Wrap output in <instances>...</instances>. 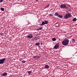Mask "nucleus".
Segmentation results:
<instances>
[{
  "label": "nucleus",
  "mask_w": 77,
  "mask_h": 77,
  "mask_svg": "<svg viewBox=\"0 0 77 77\" xmlns=\"http://www.w3.org/2000/svg\"><path fill=\"white\" fill-rule=\"evenodd\" d=\"M38 0H36V1H38Z\"/></svg>",
  "instance_id": "nucleus-33"
},
{
  "label": "nucleus",
  "mask_w": 77,
  "mask_h": 77,
  "mask_svg": "<svg viewBox=\"0 0 77 77\" xmlns=\"http://www.w3.org/2000/svg\"><path fill=\"white\" fill-rule=\"evenodd\" d=\"M42 24H43V25H44V24H45V23L44 22V21H43L42 22Z\"/></svg>",
  "instance_id": "nucleus-23"
},
{
  "label": "nucleus",
  "mask_w": 77,
  "mask_h": 77,
  "mask_svg": "<svg viewBox=\"0 0 77 77\" xmlns=\"http://www.w3.org/2000/svg\"><path fill=\"white\" fill-rule=\"evenodd\" d=\"M72 21H77V19L75 18H74Z\"/></svg>",
  "instance_id": "nucleus-13"
},
{
  "label": "nucleus",
  "mask_w": 77,
  "mask_h": 77,
  "mask_svg": "<svg viewBox=\"0 0 77 77\" xmlns=\"http://www.w3.org/2000/svg\"><path fill=\"white\" fill-rule=\"evenodd\" d=\"M72 41H73L72 42H73V43H75V40L74 39H72Z\"/></svg>",
  "instance_id": "nucleus-21"
},
{
  "label": "nucleus",
  "mask_w": 77,
  "mask_h": 77,
  "mask_svg": "<svg viewBox=\"0 0 77 77\" xmlns=\"http://www.w3.org/2000/svg\"><path fill=\"white\" fill-rule=\"evenodd\" d=\"M39 37L38 36H36L34 38V39H39Z\"/></svg>",
  "instance_id": "nucleus-10"
},
{
  "label": "nucleus",
  "mask_w": 77,
  "mask_h": 77,
  "mask_svg": "<svg viewBox=\"0 0 77 77\" xmlns=\"http://www.w3.org/2000/svg\"><path fill=\"white\" fill-rule=\"evenodd\" d=\"M67 12L64 16V18H65L66 20L68 19V18H69V17H71V14L69 13L68 11H67Z\"/></svg>",
  "instance_id": "nucleus-2"
},
{
  "label": "nucleus",
  "mask_w": 77,
  "mask_h": 77,
  "mask_svg": "<svg viewBox=\"0 0 77 77\" xmlns=\"http://www.w3.org/2000/svg\"><path fill=\"white\" fill-rule=\"evenodd\" d=\"M49 16H53V14H48Z\"/></svg>",
  "instance_id": "nucleus-25"
},
{
  "label": "nucleus",
  "mask_w": 77,
  "mask_h": 77,
  "mask_svg": "<svg viewBox=\"0 0 77 77\" xmlns=\"http://www.w3.org/2000/svg\"><path fill=\"white\" fill-rule=\"evenodd\" d=\"M60 6V8L62 9H68V8L66 6V5L65 4H61Z\"/></svg>",
  "instance_id": "nucleus-4"
},
{
  "label": "nucleus",
  "mask_w": 77,
  "mask_h": 77,
  "mask_svg": "<svg viewBox=\"0 0 77 77\" xmlns=\"http://www.w3.org/2000/svg\"><path fill=\"white\" fill-rule=\"evenodd\" d=\"M50 4H48V5L45 7V9H46V8H49V7H50Z\"/></svg>",
  "instance_id": "nucleus-9"
},
{
  "label": "nucleus",
  "mask_w": 77,
  "mask_h": 77,
  "mask_svg": "<svg viewBox=\"0 0 77 77\" xmlns=\"http://www.w3.org/2000/svg\"><path fill=\"white\" fill-rule=\"evenodd\" d=\"M22 63H26V61H22Z\"/></svg>",
  "instance_id": "nucleus-22"
},
{
  "label": "nucleus",
  "mask_w": 77,
  "mask_h": 77,
  "mask_svg": "<svg viewBox=\"0 0 77 77\" xmlns=\"http://www.w3.org/2000/svg\"><path fill=\"white\" fill-rule=\"evenodd\" d=\"M32 41H35V39H32Z\"/></svg>",
  "instance_id": "nucleus-30"
},
{
  "label": "nucleus",
  "mask_w": 77,
  "mask_h": 77,
  "mask_svg": "<svg viewBox=\"0 0 77 77\" xmlns=\"http://www.w3.org/2000/svg\"><path fill=\"white\" fill-rule=\"evenodd\" d=\"M67 12L64 16V18H65L66 20L68 19V18H69V17H71V14L69 13L68 11H67Z\"/></svg>",
  "instance_id": "nucleus-3"
},
{
  "label": "nucleus",
  "mask_w": 77,
  "mask_h": 77,
  "mask_svg": "<svg viewBox=\"0 0 77 77\" xmlns=\"http://www.w3.org/2000/svg\"><path fill=\"white\" fill-rule=\"evenodd\" d=\"M41 45H42V43H41Z\"/></svg>",
  "instance_id": "nucleus-32"
},
{
  "label": "nucleus",
  "mask_w": 77,
  "mask_h": 77,
  "mask_svg": "<svg viewBox=\"0 0 77 77\" xmlns=\"http://www.w3.org/2000/svg\"><path fill=\"white\" fill-rule=\"evenodd\" d=\"M40 57H41L40 56H39L37 57V59H39V58H40Z\"/></svg>",
  "instance_id": "nucleus-27"
},
{
  "label": "nucleus",
  "mask_w": 77,
  "mask_h": 77,
  "mask_svg": "<svg viewBox=\"0 0 77 77\" xmlns=\"http://www.w3.org/2000/svg\"><path fill=\"white\" fill-rule=\"evenodd\" d=\"M39 44H40V43L39 42H37L35 43V45H39Z\"/></svg>",
  "instance_id": "nucleus-19"
},
{
  "label": "nucleus",
  "mask_w": 77,
  "mask_h": 77,
  "mask_svg": "<svg viewBox=\"0 0 77 77\" xmlns=\"http://www.w3.org/2000/svg\"><path fill=\"white\" fill-rule=\"evenodd\" d=\"M37 40H38V39H34V41H37Z\"/></svg>",
  "instance_id": "nucleus-29"
},
{
  "label": "nucleus",
  "mask_w": 77,
  "mask_h": 77,
  "mask_svg": "<svg viewBox=\"0 0 77 77\" xmlns=\"http://www.w3.org/2000/svg\"><path fill=\"white\" fill-rule=\"evenodd\" d=\"M28 74H32V71H29L27 72Z\"/></svg>",
  "instance_id": "nucleus-16"
},
{
  "label": "nucleus",
  "mask_w": 77,
  "mask_h": 77,
  "mask_svg": "<svg viewBox=\"0 0 77 77\" xmlns=\"http://www.w3.org/2000/svg\"><path fill=\"white\" fill-rule=\"evenodd\" d=\"M27 37L28 38H29V39H30V38H33V35L32 34H29L27 36Z\"/></svg>",
  "instance_id": "nucleus-7"
},
{
  "label": "nucleus",
  "mask_w": 77,
  "mask_h": 77,
  "mask_svg": "<svg viewBox=\"0 0 77 77\" xmlns=\"http://www.w3.org/2000/svg\"><path fill=\"white\" fill-rule=\"evenodd\" d=\"M59 14L57 13H56L55 14H54V15L55 16H57V17H58L59 15Z\"/></svg>",
  "instance_id": "nucleus-12"
},
{
  "label": "nucleus",
  "mask_w": 77,
  "mask_h": 77,
  "mask_svg": "<svg viewBox=\"0 0 77 77\" xmlns=\"http://www.w3.org/2000/svg\"><path fill=\"white\" fill-rule=\"evenodd\" d=\"M59 47V44H56V45H55L54 48V49H57Z\"/></svg>",
  "instance_id": "nucleus-6"
},
{
  "label": "nucleus",
  "mask_w": 77,
  "mask_h": 77,
  "mask_svg": "<svg viewBox=\"0 0 77 77\" xmlns=\"http://www.w3.org/2000/svg\"><path fill=\"white\" fill-rule=\"evenodd\" d=\"M7 73L5 72L4 74L1 75V76H6V75H7Z\"/></svg>",
  "instance_id": "nucleus-8"
},
{
  "label": "nucleus",
  "mask_w": 77,
  "mask_h": 77,
  "mask_svg": "<svg viewBox=\"0 0 77 77\" xmlns=\"http://www.w3.org/2000/svg\"><path fill=\"white\" fill-rule=\"evenodd\" d=\"M5 60H6V59L5 58L0 60V64H3V63H4L5 62Z\"/></svg>",
  "instance_id": "nucleus-5"
},
{
  "label": "nucleus",
  "mask_w": 77,
  "mask_h": 77,
  "mask_svg": "<svg viewBox=\"0 0 77 77\" xmlns=\"http://www.w3.org/2000/svg\"><path fill=\"white\" fill-rule=\"evenodd\" d=\"M42 28H39V29H38L37 30H42V27H41Z\"/></svg>",
  "instance_id": "nucleus-18"
},
{
  "label": "nucleus",
  "mask_w": 77,
  "mask_h": 77,
  "mask_svg": "<svg viewBox=\"0 0 77 77\" xmlns=\"http://www.w3.org/2000/svg\"><path fill=\"white\" fill-rule=\"evenodd\" d=\"M44 22L45 24H48V21H47L46 20Z\"/></svg>",
  "instance_id": "nucleus-15"
},
{
  "label": "nucleus",
  "mask_w": 77,
  "mask_h": 77,
  "mask_svg": "<svg viewBox=\"0 0 77 77\" xmlns=\"http://www.w3.org/2000/svg\"><path fill=\"white\" fill-rule=\"evenodd\" d=\"M45 68H46L47 69H48V68H49V66L48 65H45Z\"/></svg>",
  "instance_id": "nucleus-11"
},
{
  "label": "nucleus",
  "mask_w": 77,
  "mask_h": 77,
  "mask_svg": "<svg viewBox=\"0 0 77 77\" xmlns=\"http://www.w3.org/2000/svg\"><path fill=\"white\" fill-rule=\"evenodd\" d=\"M52 41H56V39L55 38H52Z\"/></svg>",
  "instance_id": "nucleus-14"
},
{
  "label": "nucleus",
  "mask_w": 77,
  "mask_h": 77,
  "mask_svg": "<svg viewBox=\"0 0 77 77\" xmlns=\"http://www.w3.org/2000/svg\"><path fill=\"white\" fill-rule=\"evenodd\" d=\"M3 0H0V3L3 2Z\"/></svg>",
  "instance_id": "nucleus-28"
},
{
  "label": "nucleus",
  "mask_w": 77,
  "mask_h": 77,
  "mask_svg": "<svg viewBox=\"0 0 77 77\" xmlns=\"http://www.w3.org/2000/svg\"><path fill=\"white\" fill-rule=\"evenodd\" d=\"M36 57H37V56H33V57L34 59H36Z\"/></svg>",
  "instance_id": "nucleus-24"
},
{
  "label": "nucleus",
  "mask_w": 77,
  "mask_h": 77,
  "mask_svg": "<svg viewBox=\"0 0 77 77\" xmlns=\"http://www.w3.org/2000/svg\"><path fill=\"white\" fill-rule=\"evenodd\" d=\"M43 25L42 24H42H41V25H40V26H42Z\"/></svg>",
  "instance_id": "nucleus-31"
},
{
  "label": "nucleus",
  "mask_w": 77,
  "mask_h": 77,
  "mask_svg": "<svg viewBox=\"0 0 77 77\" xmlns=\"http://www.w3.org/2000/svg\"><path fill=\"white\" fill-rule=\"evenodd\" d=\"M58 17H59V18H63V17L62 16V15H59Z\"/></svg>",
  "instance_id": "nucleus-17"
},
{
  "label": "nucleus",
  "mask_w": 77,
  "mask_h": 77,
  "mask_svg": "<svg viewBox=\"0 0 77 77\" xmlns=\"http://www.w3.org/2000/svg\"><path fill=\"white\" fill-rule=\"evenodd\" d=\"M69 38L68 37L66 38L62 42V44H63V45H64V46L67 45L68 44V43H69Z\"/></svg>",
  "instance_id": "nucleus-1"
},
{
  "label": "nucleus",
  "mask_w": 77,
  "mask_h": 77,
  "mask_svg": "<svg viewBox=\"0 0 77 77\" xmlns=\"http://www.w3.org/2000/svg\"><path fill=\"white\" fill-rule=\"evenodd\" d=\"M1 11H5V9L3 8H1Z\"/></svg>",
  "instance_id": "nucleus-20"
},
{
  "label": "nucleus",
  "mask_w": 77,
  "mask_h": 77,
  "mask_svg": "<svg viewBox=\"0 0 77 77\" xmlns=\"http://www.w3.org/2000/svg\"><path fill=\"white\" fill-rule=\"evenodd\" d=\"M1 36H4V34L2 33H1Z\"/></svg>",
  "instance_id": "nucleus-26"
}]
</instances>
